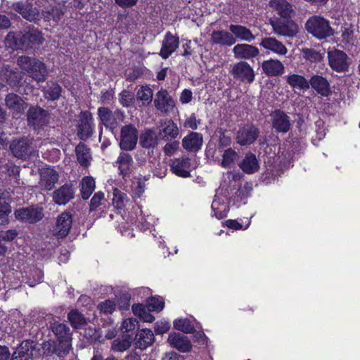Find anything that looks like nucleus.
<instances>
[{
	"label": "nucleus",
	"instance_id": "obj_1",
	"mask_svg": "<svg viewBox=\"0 0 360 360\" xmlns=\"http://www.w3.org/2000/svg\"><path fill=\"white\" fill-rule=\"evenodd\" d=\"M270 6L278 15L270 20L274 31L282 36L295 35L297 25L292 20L295 11L292 4L287 0H271Z\"/></svg>",
	"mask_w": 360,
	"mask_h": 360
},
{
	"label": "nucleus",
	"instance_id": "obj_2",
	"mask_svg": "<svg viewBox=\"0 0 360 360\" xmlns=\"http://www.w3.org/2000/svg\"><path fill=\"white\" fill-rule=\"evenodd\" d=\"M18 64L30 77L37 82H43L46 79L48 76L46 66L38 59L22 56L18 58Z\"/></svg>",
	"mask_w": 360,
	"mask_h": 360
},
{
	"label": "nucleus",
	"instance_id": "obj_3",
	"mask_svg": "<svg viewBox=\"0 0 360 360\" xmlns=\"http://www.w3.org/2000/svg\"><path fill=\"white\" fill-rule=\"evenodd\" d=\"M305 28L309 34L319 40L326 39L334 34L329 20L321 15H314L309 17L305 23Z\"/></svg>",
	"mask_w": 360,
	"mask_h": 360
},
{
	"label": "nucleus",
	"instance_id": "obj_4",
	"mask_svg": "<svg viewBox=\"0 0 360 360\" xmlns=\"http://www.w3.org/2000/svg\"><path fill=\"white\" fill-rule=\"evenodd\" d=\"M13 214L17 221L25 224H36L44 217L43 207L34 204L15 209Z\"/></svg>",
	"mask_w": 360,
	"mask_h": 360
},
{
	"label": "nucleus",
	"instance_id": "obj_5",
	"mask_svg": "<svg viewBox=\"0 0 360 360\" xmlns=\"http://www.w3.org/2000/svg\"><path fill=\"white\" fill-rule=\"evenodd\" d=\"M77 136L79 140L86 141L95 131V124L92 113L89 110H82L78 115L76 125Z\"/></svg>",
	"mask_w": 360,
	"mask_h": 360
},
{
	"label": "nucleus",
	"instance_id": "obj_6",
	"mask_svg": "<svg viewBox=\"0 0 360 360\" xmlns=\"http://www.w3.org/2000/svg\"><path fill=\"white\" fill-rule=\"evenodd\" d=\"M329 67L338 73L349 71L350 58L347 54L342 50L334 49L327 53Z\"/></svg>",
	"mask_w": 360,
	"mask_h": 360
},
{
	"label": "nucleus",
	"instance_id": "obj_7",
	"mask_svg": "<svg viewBox=\"0 0 360 360\" xmlns=\"http://www.w3.org/2000/svg\"><path fill=\"white\" fill-rule=\"evenodd\" d=\"M139 131L133 124H126L120 129L119 146L123 151H131L136 147Z\"/></svg>",
	"mask_w": 360,
	"mask_h": 360
},
{
	"label": "nucleus",
	"instance_id": "obj_8",
	"mask_svg": "<svg viewBox=\"0 0 360 360\" xmlns=\"http://www.w3.org/2000/svg\"><path fill=\"white\" fill-rule=\"evenodd\" d=\"M50 328L56 338L59 347L70 352L72 348V333L67 324L55 321L51 323Z\"/></svg>",
	"mask_w": 360,
	"mask_h": 360
},
{
	"label": "nucleus",
	"instance_id": "obj_9",
	"mask_svg": "<svg viewBox=\"0 0 360 360\" xmlns=\"http://www.w3.org/2000/svg\"><path fill=\"white\" fill-rule=\"evenodd\" d=\"M230 73L233 79L242 83L252 84L255 79V73L253 68L245 60L236 63Z\"/></svg>",
	"mask_w": 360,
	"mask_h": 360
},
{
	"label": "nucleus",
	"instance_id": "obj_10",
	"mask_svg": "<svg viewBox=\"0 0 360 360\" xmlns=\"http://www.w3.org/2000/svg\"><path fill=\"white\" fill-rule=\"evenodd\" d=\"M27 121L35 130L43 129L49 122V113L38 105H31L27 112Z\"/></svg>",
	"mask_w": 360,
	"mask_h": 360
},
{
	"label": "nucleus",
	"instance_id": "obj_11",
	"mask_svg": "<svg viewBox=\"0 0 360 360\" xmlns=\"http://www.w3.org/2000/svg\"><path fill=\"white\" fill-rule=\"evenodd\" d=\"M97 114L100 124L112 131L118 127V120H122L124 117V112L121 110L117 109L112 112L107 107H99Z\"/></svg>",
	"mask_w": 360,
	"mask_h": 360
},
{
	"label": "nucleus",
	"instance_id": "obj_12",
	"mask_svg": "<svg viewBox=\"0 0 360 360\" xmlns=\"http://www.w3.org/2000/svg\"><path fill=\"white\" fill-rule=\"evenodd\" d=\"M271 127L276 133L285 134L291 127L290 117L281 109H276L270 113Z\"/></svg>",
	"mask_w": 360,
	"mask_h": 360
},
{
	"label": "nucleus",
	"instance_id": "obj_13",
	"mask_svg": "<svg viewBox=\"0 0 360 360\" xmlns=\"http://www.w3.org/2000/svg\"><path fill=\"white\" fill-rule=\"evenodd\" d=\"M113 166L117 167L118 174L123 180L127 181L134 172V160L131 155L124 151L120 153Z\"/></svg>",
	"mask_w": 360,
	"mask_h": 360
},
{
	"label": "nucleus",
	"instance_id": "obj_14",
	"mask_svg": "<svg viewBox=\"0 0 360 360\" xmlns=\"http://www.w3.org/2000/svg\"><path fill=\"white\" fill-rule=\"evenodd\" d=\"M175 101L168 91L161 88L155 94L154 106L155 108L165 113L173 111L175 108Z\"/></svg>",
	"mask_w": 360,
	"mask_h": 360
},
{
	"label": "nucleus",
	"instance_id": "obj_15",
	"mask_svg": "<svg viewBox=\"0 0 360 360\" xmlns=\"http://www.w3.org/2000/svg\"><path fill=\"white\" fill-rule=\"evenodd\" d=\"M10 149L13 155L19 159L26 160L32 154V142L27 137H22L12 141Z\"/></svg>",
	"mask_w": 360,
	"mask_h": 360
},
{
	"label": "nucleus",
	"instance_id": "obj_16",
	"mask_svg": "<svg viewBox=\"0 0 360 360\" xmlns=\"http://www.w3.org/2000/svg\"><path fill=\"white\" fill-rule=\"evenodd\" d=\"M43 41L42 33L34 27L25 31L20 39V44L25 49L37 48Z\"/></svg>",
	"mask_w": 360,
	"mask_h": 360
},
{
	"label": "nucleus",
	"instance_id": "obj_17",
	"mask_svg": "<svg viewBox=\"0 0 360 360\" xmlns=\"http://www.w3.org/2000/svg\"><path fill=\"white\" fill-rule=\"evenodd\" d=\"M13 8L20 13L23 18L30 22L38 20L41 18L39 9L28 1L13 3Z\"/></svg>",
	"mask_w": 360,
	"mask_h": 360
},
{
	"label": "nucleus",
	"instance_id": "obj_18",
	"mask_svg": "<svg viewBox=\"0 0 360 360\" xmlns=\"http://www.w3.org/2000/svg\"><path fill=\"white\" fill-rule=\"evenodd\" d=\"M170 170L176 176L181 178L191 176V160L188 156L174 158L169 164Z\"/></svg>",
	"mask_w": 360,
	"mask_h": 360
},
{
	"label": "nucleus",
	"instance_id": "obj_19",
	"mask_svg": "<svg viewBox=\"0 0 360 360\" xmlns=\"http://www.w3.org/2000/svg\"><path fill=\"white\" fill-rule=\"evenodd\" d=\"M259 133V129L253 124L243 127L237 132V143L242 146L251 145L257 139Z\"/></svg>",
	"mask_w": 360,
	"mask_h": 360
},
{
	"label": "nucleus",
	"instance_id": "obj_20",
	"mask_svg": "<svg viewBox=\"0 0 360 360\" xmlns=\"http://www.w3.org/2000/svg\"><path fill=\"white\" fill-rule=\"evenodd\" d=\"M75 191L72 184H65L55 190L53 200L58 205H65L75 198Z\"/></svg>",
	"mask_w": 360,
	"mask_h": 360
},
{
	"label": "nucleus",
	"instance_id": "obj_21",
	"mask_svg": "<svg viewBox=\"0 0 360 360\" xmlns=\"http://www.w3.org/2000/svg\"><path fill=\"white\" fill-rule=\"evenodd\" d=\"M179 38L176 35H173L171 32H166L162 40V47L160 51V56L162 59H167L179 47Z\"/></svg>",
	"mask_w": 360,
	"mask_h": 360
},
{
	"label": "nucleus",
	"instance_id": "obj_22",
	"mask_svg": "<svg viewBox=\"0 0 360 360\" xmlns=\"http://www.w3.org/2000/svg\"><path fill=\"white\" fill-rule=\"evenodd\" d=\"M167 342L170 346L180 352H188L192 349V344L187 336L173 332L169 334Z\"/></svg>",
	"mask_w": 360,
	"mask_h": 360
},
{
	"label": "nucleus",
	"instance_id": "obj_23",
	"mask_svg": "<svg viewBox=\"0 0 360 360\" xmlns=\"http://www.w3.org/2000/svg\"><path fill=\"white\" fill-rule=\"evenodd\" d=\"M235 58L241 60H250L259 54L257 47L248 44H238L233 49Z\"/></svg>",
	"mask_w": 360,
	"mask_h": 360
},
{
	"label": "nucleus",
	"instance_id": "obj_24",
	"mask_svg": "<svg viewBox=\"0 0 360 360\" xmlns=\"http://www.w3.org/2000/svg\"><path fill=\"white\" fill-rule=\"evenodd\" d=\"M203 136L201 133L191 131L182 139L183 148L190 153L198 152L202 146Z\"/></svg>",
	"mask_w": 360,
	"mask_h": 360
},
{
	"label": "nucleus",
	"instance_id": "obj_25",
	"mask_svg": "<svg viewBox=\"0 0 360 360\" xmlns=\"http://www.w3.org/2000/svg\"><path fill=\"white\" fill-rule=\"evenodd\" d=\"M309 87L311 88L319 95L327 97L331 94L330 83L328 79L319 75H314L311 77L309 81Z\"/></svg>",
	"mask_w": 360,
	"mask_h": 360
},
{
	"label": "nucleus",
	"instance_id": "obj_26",
	"mask_svg": "<svg viewBox=\"0 0 360 360\" xmlns=\"http://www.w3.org/2000/svg\"><path fill=\"white\" fill-rule=\"evenodd\" d=\"M72 225V216L70 212H63L57 218L56 230L59 238L66 237Z\"/></svg>",
	"mask_w": 360,
	"mask_h": 360
},
{
	"label": "nucleus",
	"instance_id": "obj_27",
	"mask_svg": "<svg viewBox=\"0 0 360 360\" xmlns=\"http://www.w3.org/2000/svg\"><path fill=\"white\" fill-rule=\"evenodd\" d=\"M158 137L153 128H147L139 136V143L144 149L153 150L158 145Z\"/></svg>",
	"mask_w": 360,
	"mask_h": 360
},
{
	"label": "nucleus",
	"instance_id": "obj_28",
	"mask_svg": "<svg viewBox=\"0 0 360 360\" xmlns=\"http://www.w3.org/2000/svg\"><path fill=\"white\" fill-rule=\"evenodd\" d=\"M262 68L263 73L268 77L281 76L285 70V67L280 60L271 58L264 60L262 63Z\"/></svg>",
	"mask_w": 360,
	"mask_h": 360
},
{
	"label": "nucleus",
	"instance_id": "obj_29",
	"mask_svg": "<svg viewBox=\"0 0 360 360\" xmlns=\"http://www.w3.org/2000/svg\"><path fill=\"white\" fill-rule=\"evenodd\" d=\"M5 103L7 108L13 114H22L27 108V103L18 94L14 93L8 94L5 98Z\"/></svg>",
	"mask_w": 360,
	"mask_h": 360
},
{
	"label": "nucleus",
	"instance_id": "obj_30",
	"mask_svg": "<svg viewBox=\"0 0 360 360\" xmlns=\"http://www.w3.org/2000/svg\"><path fill=\"white\" fill-rule=\"evenodd\" d=\"M41 185L46 191H51L58 181L59 174L53 168H46L40 172Z\"/></svg>",
	"mask_w": 360,
	"mask_h": 360
},
{
	"label": "nucleus",
	"instance_id": "obj_31",
	"mask_svg": "<svg viewBox=\"0 0 360 360\" xmlns=\"http://www.w3.org/2000/svg\"><path fill=\"white\" fill-rule=\"evenodd\" d=\"M211 41L221 46H231L236 44V39L231 32L226 30H214L211 34Z\"/></svg>",
	"mask_w": 360,
	"mask_h": 360
},
{
	"label": "nucleus",
	"instance_id": "obj_32",
	"mask_svg": "<svg viewBox=\"0 0 360 360\" xmlns=\"http://www.w3.org/2000/svg\"><path fill=\"white\" fill-rule=\"evenodd\" d=\"M34 350L32 342L23 341L13 352L11 360H33Z\"/></svg>",
	"mask_w": 360,
	"mask_h": 360
},
{
	"label": "nucleus",
	"instance_id": "obj_33",
	"mask_svg": "<svg viewBox=\"0 0 360 360\" xmlns=\"http://www.w3.org/2000/svg\"><path fill=\"white\" fill-rule=\"evenodd\" d=\"M41 351L43 355L46 356H51L53 354H56L59 358H64L69 352L63 347H59V344L55 340L45 341L41 344Z\"/></svg>",
	"mask_w": 360,
	"mask_h": 360
},
{
	"label": "nucleus",
	"instance_id": "obj_34",
	"mask_svg": "<svg viewBox=\"0 0 360 360\" xmlns=\"http://www.w3.org/2000/svg\"><path fill=\"white\" fill-rule=\"evenodd\" d=\"M229 28L236 40L238 39L240 41L251 42L255 39V36L252 31L245 26L231 24Z\"/></svg>",
	"mask_w": 360,
	"mask_h": 360
},
{
	"label": "nucleus",
	"instance_id": "obj_35",
	"mask_svg": "<svg viewBox=\"0 0 360 360\" xmlns=\"http://www.w3.org/2000/svg\"><path fill=\"white\" fill-rule=\"evenodd\" d=\"M259 45L264 49L279 55H285L288 51L285 46L274 37H269L263 38Z\"/></svg>",
	"mask_w": 360,
	"mask_h": 360
},
{
	"label": "nucleus",
	"instance_id": "obj_36",
	"mask_svg": "<svg viewBox=\"0 0 360 360\" xmlns=\"http://www.w3.org/2000/svg\"><path fill=\"white\" fill-rule=\"evenodd\" d=\"M243 172L248 174H254L258 172L259 165L256 155L252 153H248L238 165Z\"/></svg>",
	"mask_w": 360,
	"mask_h": 360
},
{
	"label": "nucleus",
	"instance_id": "obj_37",
	"mask_svg": "<svg viewBox=\"0 0 360 360\" xmlns=\"http://www.w3.org/2000/svg\"><path fill=\"white\" fill-rule=\"evenodd\" d=\"M287 84L292 89L307 91L309 89V81L304 76L298 74H291L285 77Z\"/></svg>",
	"mask_w": 360,
	"mask_h": 360
},
{
	"label": "nucleus",
	"instance_id": "obj_38",
	"mask_svg": "<svg viewBox=\"0 0 360 360\" xmlns=\"http://www.w3.org/2000/svg\"><path fill=\"white\" fill-rule=\"evenodd\" d=\"M63 15V8L58 5H49L41 12V15L46 21L53 20L55 22H58Z\"/></svg>",
	"mask_w": 360,
	"mask_h": 360
},
{
	"label": "nucleus",
	"instance_id": "obj_39",
	"mask_svg": "<svg viewBox=\"0 0 360 360\" xmlns=\"http://www.w3.org/2000/svg\"><path fill=\"white\" fill-rule=\"evenodd\" d=\"M136 345L140 349H143L153 343L155 338L150 329L144 328L136 333Z\"/></svg>",
	"mask_w": 360,
	"mask_h": 360
},
{
	"label": "nucleus",
	"instance_id": "obj_40",
	"mask_svg": "<svg viewBox=\"0 0 360 360\" xmlns=\"http://www.w3.org/2000/svg\"><path fill=\"white\" fill-rule=\"evenodd\" d=\"M75 153L78 163L83 167L90 165V148L83 142H79L75 147Z\"/></svg>",
	"mask_w": 360,
	"mask_h": 360
},
{
	"label": "nucleus",
	"instance_id": "obj_41",
	"mask_svg": "<svg viewBox=\"0 0 360 360\" xmlns=\"http://www.w3.org/2000/svg\"><path fill=\"white\" fill-rule=\"evenodd\" d=\"M68 320L75 329L82 328L87 324V319L78 309H71L68 314Z\"/></svg>",
	"mask_w": 360,
	"mask_h": 360
},
{
	"label": "nucleus",
	"instance_id": "obj_42",
	"mask_svg": "<svg viewBox=\"0 0 360 360\" xmlns=\"http://www.w3.org/2000/svg\"><path fill=\"white\" fill-rule=\"evenodd\" d=\"M95 181L91 176H85L81 184V196L84 200H88L95 190Z\"/></svg>",
	"mask_w": 360,
	"mask_h": 360
},
{
	"label": "nucleus",
	"instance_id": "obj_43",
	"mask_svg": "<svg viewBox=\"0 0 360 360\" xmlns=\"http://www.w3.org/2000/svg\"><path fill=\"white\" fill-rule=\"evenodd\" d=\"M212 210L214 216L218 219H222L227 217L229 207L226 203H221L219 200L214 199L212 203Z\"/></svg>",
	"mask_w": 360,
	"mask_h": 360
},
{
	"label": "nucleus",
	"instance_id": "obj_44",
	"mask_svg": "<svg viewBox=\"0 0 360 360\" xmlns=\"http://www.w3.org/2000/svg\"><path fill=\"white\" fill-rule=\"evenodd\" d=\"M137 99L141 101L143 105H148L153 101V90L147 85L141 86L137 91Z\"/></svg>",
	"mask_w": 360,
	"mask_h": 360
},
{
	"label": "nucleus",
	"instance_id": "obj_45",
	"mask_svg": "<svg viewBox=\"0 0 360 360\" xmlns=\"http://www.w3.org/2000/svg\"><path fill=\"white\" fill-rule=\"evenodd\" d=\"M173 325L175 329L184 333H193L195 332L194 326L187 318L175 319Z\"/></svg>",
	"mask_w": 360,
	"mask_h": 360
},
{
	"label": "nucleus",
	"instance_id": "obj_46",
	"mask_svg": "<svg viewBox=\"0 0 360 360\" xmlns=\"http://www.w3.org/2000/svg\"><path fill=\"white\" fill-rule=\"evenodd\" d=\"M238 157V153L231 148L225 150L222 155L221 167L226 169L232 167Z\"/></svg>",
	"mask_w": 360,
	"mask_h": 360
},
{
	"label": "nucleus",
	"instance_id": "obj_47",
	"mask_svg": "<svg viewBox=\"0 0 360 360\" xmlns=\"http://www.w3.org/2000/svg\"><path fill=\"white\" fill-rule=\"evenodd\" d=\"M7 84L11 87H17L21 83L22 75L17 68L7 71L6 74Z\"/></svg>",
	"mask_w": 360,
	"mask_h": 360
},
{
	"label": "nucleus",
	"instance_id": "obj_48",
	"mask_svg": "<svg viewBox=\"0 0 360 360\" xmlns=\"http://www.w3.org/2000/svg\"><path fill=\"white\" fill-rule=\"evenodd\" d=\"M62 88L56 82L50 84L44 92L45 98L49 101L58 100L61 96Z\"/></svg>",
	"mask_w": 360,
	"mask_h": 360
},
{
	"label": "nucleus",
	"instance_id": "obj_49",
	"mask_svg": "<svg viewBox=\"0 0 360 360\" xmlns=\"http://www.w3.org/2000/svg\"><path fill=\"white\" fill-rule=\"evenodd\" d=\"M162 132L164 133L163 139L169 141L177 137L179 129L176 123L172 120H169L168 124L163 128Z\"/></svg>",
	"mask_w": 360,
	"mask_h": 360
},
{
	"label": "nucleus",
	"instance_id": "obj_50",
	"mask_svg": "<svg viewBox=\"0 0 360 360\" xmlns=\"http://www.w3.org/2000/svg\"><path fill=\"white\" fill-rule=\"evenodd\" d=\"M302 53L304 58L307 60H309L311 63H320L323 59L322 54L314 49H302Z\"/></svg>",
	"mask_w": 360,
	"mask_h": 360
},
{
	"label": "nucleus",
	"instance_id": "obj_51",
	"mask_svg": "<svg viewBox=\"0 0 360 360\" xmlns=\"http://www.w3.org/2000/svg\"><path fill=\"white\" fill-rule=\"evenodd\" d=\"M127 198V194L115 188L113 190L112 205L117 210H122L125 207L124 200Z\"/></svg>",
	"mask_w": 360,
	"mask_h": 360
},
{
	"label": "nucleus",
	"instance_id": "obj_52",
	"mask_svg": "<svg viewBox=\"0 0 360 360\" xmlns=\"http://www.w3.org/2000/svg\"><path fill=\"white\" fill-rule=\"evenodd\" d=\"M44 278V272L38 268H33L30 270L27 284L30 287H34L36 285L41 283Z\"/></svg>",
	"mask_w": 360,
	"mask_h": 360
},
{
	"label": "nucleus",
	"instance_id": "obj_53",
	"mask_svg": "<svg viewBox=\"0 0 360 360\" xmlns=\"http://www.w3.org/2000/svg\"><path fill=\"white\" fill-rule=\"evenodd\" d=\"M149 311H161L165 307L164 299L161 297H151L147 301Z\"/></svg>",
	"mask_w": 360,
	"mask_h": 360
},
{
	"label": "nucleus",
	"instance_id": "obj_54",
	"mask_svg": "<svg viewBox=\"0 0 360 360\" xmlns=\"http://www.w3.org/2000/svg\"><path fill=\"white\" fill-rule=\"evenodd\" d=\"M97 309L100 314H112L116 309V303L112 300H105L98 303Z\"/></svg>",
	"mask_w": 360,
	"mask_h": 360
},
{
	"label": "nucleus",
	"instance_id": "obj_55",
	"mask_svg": "<svg viewBox=\"0 0 360 360\" xmlns=\"http://www.w3.org/2000/svg\"><path fill=\"white\" fill-rule=\"evenodd\" d=\"M104 193L98 191L94 193L90 200L89 212H93L97 210L98 207L103 205L105 200Z\"/></svg>",
	"mask_w": 360,
	"mask_h": 360
},
{
	"label": "nucleus",
	"instance_id": "obj_56",
	"mask_svg": "<svg viewBox=\"0 0 360 360\" xmlns=\"http://www.w3.org/2000/svg\"><path fill=\"white\" fill-rule=\"evenodd\" d=\"M131 295L128 293L122 294L117 299L116 307L119 310L127 311L129 309L131 304Z\"/></svg>",
	"mask_w": 360,
	"mask_h": 360
},
{
	"label": "nucleus",
	"instance_id": "obj_57",
	"mask_svg": "<svg viewBox=\"0 0 360 360\" xmlns=\"http://www.w3.org/2000/svg\"><path fill=\"white\" fill-rule=\"evenodd\" d=\"M134 101V96L126 90H123L120 94V103L123 107H129Z\"/></svg>",
	"mask_w": 360,
	"mask_h": 360
},
{
	"label": "nucleus",
	"instance_id": "obj_58",
	"mask_svg": "<svg viewBox=\"0 0 360 360\" xmlns=\"http://www.w3.org/2000/svg\"><path fill=\"white\" fill-rule=\"evenodd\" d=\"M179 141L176 140L167 143L163 147L165 155L169 157L174 155L179 149Z\"/></svg>",
	"mask_w": 360,
	"mask_h": 360
},
{
	"label": "nucleus",
	"instance_id": "obj_59",
	"mask_svg": "<svg viewBox=\"0 0 360 360\" xmlns=\"http://www.w3.org/2000/svg\"><path fill=\"white\" fill-rule=\"evenodd\" d=\"M170 329V323L167 321H158L155 323L154 331L157 335H162Z\"/></svg>",
	"mask_w": 360,
	"mask_h": 360
},
{
	"label": "nucleus",
	"instance_id": "obj_60",
	"mask_svg": "<svg viewBox=\"0 0 360 360\" xmlns=\"http://www.w3.org/2000/svg\"><path fill=\"white\" fill-rule=\"evenodd\" d=\"M130 347V342L122 340H120L119 339L114 340L112 348L115 352H124L127 350Z\"/></svg>",
	"mask_w": 360,
	"mask_h": 360
},
{
	"label": "nucleus",
	"instance_id": "obj_61",
	"mask_svg": "<svg viewBox=\"0 0 360 360\" xmlns=\"http://www.w3.org/2000/svg\"><path fill=\"white\" fill-rule=\"evenodd\" d=\"M115 96V88H110L108 90H102L101 95V102L102 103L110 104Z\"/></svg>",
	"mask_w": 360,
	"mask_h": 360
},
{
	"label": "nucleus",
	"instance_id": "obj_62",
	"mask_svg": "<svg viewBox=\"0 0 360 360\" xmlns=\"http://www.w3.org/2000/svg\"><path fill=\"white\" fill-rule=\"evenodd\" d=\"M11 212V207L9 203L0 197V219H4Z\"/></svg>",
	"mask_w": 360,
	"mask_h": 360
},
{
	"label": "nucleus",
	"instance_id": "obj_63",
	"mask_svg": "<svg viewBox=\"0 0 360 360\" xmlns=\"http://www.w3.org/2000/svg\"><path fill=\"white\" fill-rule=\"evenodd\" d=\"M142 75V70L141 68H136L127 75L126 79L130 82H134L136 80L141 78Z\"/></svg>",
	"mask_w": 360,
	"mask_h": 360
},
{
	"label": "nucleus",
	"instance_id": "obj_64",
	"mask_svg": "<svg viewBox=\"0 0 360 360\" xmlns=\"http://www.w3.org/2000/svg\"><path fill=\"white\" fill-rule=\"evenodd\" d=\"M353 35L354 31L352 28H345L341 35L343 43L345 44L352 43Z\"/></svg>",
	"mask_w": 360,
	"mask_h": 360
}]
</instances>
